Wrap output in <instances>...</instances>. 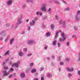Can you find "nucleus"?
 Here are the masks:
<instances>
[{
    "mask_svg": "<svg viewBox=\"0 0 80 80\" xmlns=\"http://www.w3.org/2000/svg\"><path fill=\"white\" fill-rule=\"evenodd\" d=\"M12 76H13V75L11 74V75H9V78H12Z\"/></svg>",
    "mask_w": 80,
    "mask_h": 80,
    "instance_id": "5fc2aeb1",
    "label": "nucleus"
},
{
    "mask_svg": "<svg viewBox=\"0 0 80 80\" xmlns=\"http://www.w3.org/2000/svg\"><path fill=\"white\" fill-rule=\"evenodd\" d=\"M13 70H14V69H13L12 68H11L9 70V71L10 72H12L13 71Z\"/></svg>",
    "mask_w": 80,
    "mask_h": 80,
    "instance_id": "4c0bfd02",
    "label": "nucleus"
},
{
    "mask_svg": "<svg viewBox=\"0 0 80 80\" xmlns=\"http://www.w3.org/2000/svg\"><path fill=\"white\" fill-rule=\"evenodd\" d=\"M65 40H66L65 38H63L62 39V38H60L59 39V40L60 42H62V41H65Z\"/></svg>",
    "mask_w": 80,
    "mask_h": 80,
    "instance_id": "5701e85b",
    "label": "nucleus"
},
{
    "mask_svg": "<svg viewBox=\"0 0 80 80\" xmlns=\"http://www.w3.org/2000/svg\"><path fill=\"white\" fill-rule=\"evenodd\" d=\"M8 38H6V39L5 40V42H7V41H8Z\"/></svg>",
    "mask_w": 80,
    "mask_h": 80,
    "instance_id": "4d7b16f0",
    "label": "nucleus"
},
{
    "mask_svg": "<svg viewBox=\"0 0 80 80\" xmlns=\"http://www.w3.org/2000/svg\"><path fill=\"white\" fill-rule=\"evenodd\" d=\"M46 18H47V17L46 16H44L43 17V19H46Z\"/></svg>",
    "mask_w": 80,
    "mask_h": 80,
    "instance_id": "338daca9",
    "label": "nucleus"
},
{
    "mask_svg": "<svg viewBox=\"0 0 80 80\" xmlns=\"http://www.w3.org/2000/svg\"><path fill=\"white\" fill-rule=\"evenodd\" d=\"M5 32V30L2 31L0 32V35H2V33H4V32Z\"/></svg>",
    "mask_w": 80,
    "mask_h": 80,
    "instance_id": "79ce46f5",
    "label": "nucleus"
},
{
    "mask_svg": "<svg viewBox=\"0 0 80 80\" xmlns=\"http://www.w3.org/2000/svg\"><path fill=\"white\" fill-rule=\"evenodd\" d=\"M19 63H20V61H18L12 64V67H16V68H18V64H19Z\"/></svg>",
    "mask_w": 80,
    "mask_h": 80,
    "instance_id": "7ed1b4c3",
    "label": "nucleus"
},
{
    "mask_svg": "<svg viewBox=\"0 0 80 80\" xmlns=\"http://www.w3.org/2000/svg\"><path fill=\"white\" fill-rule=\"evenodd\" d=\"M30 69L31 68H28L26 71V73H27V72H29L30 70Z\"/></svg>",
    "mask_w": 80,
    "mask_h": 80,
    "instance_id": "e433bc0d",
    "label": "nucleus"
},
{
    "mask_svg": "<svg viewBox=\"0 0 80 80\" xmlns=\"http://www.w3.org/2000/svg\"><path fill=\"white\" fill-rule=\"evenodd\" d=\"M72 38H77V37L76 36V35H73L72 36Z\"/></svg>",
    "mask_w": 80,
    "mask_h": 80,
    "instance_id": "ea45409f",
    "label": "nucleus"
},
{
    "mask_svg": "<svg viewBox=\"0 0 80 80\" xmlns=\"http://www.w3.org/2000/svg\"><path fill=\"white\" fill-rule=\"evenodd\" d=\"M32 53H29L27 55V57H31V56H32Z\"/></svg>",
    "mask_w": 80,
    "mask_h": 80,
    "instance_id": "a19ab883",
    "label": "nucleus"
},
{
    "mask_svg": "<svg viewBox=\"0 0 80 80\" xmlns=\"http://www.w3.org/2000/svg\"><path fill=\"white\" fill-rule=\"evenodd\" d=\"M23 50L24 52H27V48H24Z\"/></svg>",
    "mask_w": 80,
    "mask_h": 80,
    "instance_id": "72a5a7b5",
    "label": "nucleus"
},
{
    "mask_svg": "<svg viewBox=\"0 0 80 80\" xmlns=\"http://www.w3.org/2000/svg\"><path fill=\"white\" fill-rule=\"evenodd\" d=\"M20 77L21 78H24L25 77V74L24 73H22L20 74Z\"/></svg>",
    "mask_w": 80,
    "mask_h": 80,
    "instance_id": "4468645a",
    "label": "nucleus"
},
{
    "mask_svg": "<svg viewBox=\"0 0 80 80\" xmlns=\"http://www.w3.org/2000/svg\"><path fill=\"white\" fill-rule=\"evenodd\" d=\"M22 18H19L17 20L18 22L17 23L18 25H19L20 24H21L22 23V21H21L22 20Z\"/></svg>",
    "mask_w": 80,
    "mask_h": 80,
    "instance_id": "20e7f679",
    "label": "nucleus"
},
{
    "mask_svg": "<svg viewBox=\"0 0 80 80\" xmlns=\"http://www.w3.org/2000/svg\"><path fill=\"white\" fill-rule=\"evenodd\" d=\"M66 70L68 72H73L74 71V69L73 68H68V67L66 68Z\"/></svg>",
    "mask_w": 80,
    "mask_h": 80,
    "instance_id": "423d86ee",
    "label": "nucleus"
},
{
    "mask_svg": "<svg viewBox=\"0 0 80 80\" xmlns=\"http://www.w3.org/2000/svg\"><path fill=\"white\" fill-rule=\"evenodd\" d=\"M58 60H61V57H59V58H58Z\"/></svg>",
    "mask_w": 80,
    "mask_h": 80,
    "instance_id": "13d9d810",
    "label": "nucleus"
},
{
    "mask_svg": "<svg viewBox=\"0 0 80 80\" xmlns=\"http://www.w3.org/2000/svg\"><path fill=\"white\" fill-rule=\"evenodd\" d=\"M52 74H51V73H48V78H51V77H52Z\"/></svg>",
    "mask_w": 80,
    "mask_h": 80,
    "instance_id": "4be33fe9",
    "label": "nucleus"
},
{
    "mask_svg": "<svg viewBox=\"0 0 80 80\" xmlns=\"http://www.w3.org/2000/svg\"><path fill=\"white\" fill-rule=\"evenodd\" d=\"M12 2L13 1H12V0H8L7 2V5H8V6L9 5H11L12 4Z\"/></svg>",
    "mask_w": 80,
    "mask_h": 80,
    "instance_id": "0eeeda50",
    "label": "nucleus"
},
{
    "mask_svg": "<svg viewBox=\"0 0 80 80\" xmlns=\"http://www.w3.org/2000/svg\"><path fill=\"white\" fill-rule=\"evenodd\" d=\"M35 24V21H34L33 20H32V22H30V25L31 26H34Z\"/></svg>",
    "mask_w": 80,
    "mask_h": 80,
    "instance_id": "1a4fd4ad",
    "label": "nucleus"
},
{
    "mask_svg": "<svg viewBox=\"0 0 80 80\" xmlns=\"http://www.w3.org/2000/svg\"><path fill=\"white\" fill-rule=\"evenodd\" d=\"M34 41L33 40H30L28 41L27 42V43L28 45H31V44H32V43H33Z\"/></svg>",
    "mask_w": 80,
    "mask_h": 80,
    "instance_id": "6e6552de",
    "label": "nucleus"
},
{
    "mask_svg": "<svg viewBox=\"0 0 80 80\" xmlns=\"http://www.w3.org/2000/svg\"><path fill=\"white\" fill-rule=\"evenodd\" d=\"M6 62H3L2 64L3 65H5Z\"/></svg>",
    "mask_w": 80,
    "mask_h": 80,
    "instance_id": "bf43d9fd",
    "label": "nucleus"
},
{
    "mask_svg": "<svg viewBox=\"0 0 80 80\" xmlns=\"http://www.w3.org/2000/svg\"><path fill=\"white\" fill-rule=\"evenodd\" d=\"M42 27L43 28H45V25H44L43 24L42 25Z\"/></svg>",
    "mask_w": 80,
    "mask_h": 80,
    "instance_id": "774afa93",
    "label": "nucleus"
},
{
    "mask_svg": "<svg viewBox=\"0 0 80 80\" xmlns=\"http://www.w3.org/2000/svg\"><path fill=\"white\" fill-rule=\"evenodd\" d=\"M36 15L38 16L40 15V16H42V12L37 11L36 12Z\"/></svg>",
    "mask_w": 80,
    "mask_h": 80,
    "instance_id": "9b49d317",
    "label": "nucleus"
},
{
    "mask_svg": "<svg viewBox=\"0 0 80 80\" xmlns=\"http://www.w3.org/2000/svg\"><path fill=\"white\" fill-rule=\"evenodd\" d=\"M78 61H80V52H79L78 55Z\"/></svg>",
    "mask_w": 80,
    "mask_h": 80,
    "instance_id": "c9c22d12",
    "label": "nucleus"
},
{
    "mask_svg": "<svg viewBox=\"0 0 80 80\" xmlns=\"http://www.w3.org/2000/svg\"><path fill=\"white\" fill-rule=\"evenodd\" d=\"M10 23H7L6 24V27H10Z\"/></svg>",
    "mask_w": 80,
    "mask_h": 80,
    "instance_id": "58836bf2",
    "label": "nucleus"
},
{
    "mask_svg": "<svg viewBox=\"0 0 80 80\" xmlns=\"http://www.w3.org/2000/svg\"><path fill=\"white\" fill-rule=\"evenodd\" d=\"M51 27L52 30H53V29L54 28V25L53 24H51Z\"/></svg>",
    "mask_w": 80,
    "mask_h": 80,
    "instance_id": "c756f323",
    "label": "nucleus"
},
{
    "mask_svg": "<svg viewBox=\"0 0 80 80\" xmlns=\"http://www.w3.org/2000/svg\"><path fill=\"white\" fill-rule=\"evenodd\" d=\"M47 48H48V45H45L44 47V50H47Z\"/></svg>",
    "mask_w": 80,
    "mask_h": 80,
    "instance_id": "c85d7f7f",
    "label": "nucleus"
},
{
    "mask_svg": "<svg viewBox=\"0 0 80 80\" xmlns=\"http://www.w3.org/2000/svg\"><path fill=\"white\" fill-rule=\"evenodd\" d=\"M80 17L79 16V15H76L75 17V20L76 21H78L80 20Z\"/></svg>",
    "mask_w": 80,
    "mask_h": 80,
    "instance_id": "9d476101",
    "label": "nucleus"
},
{
    "mask_svg": "<svg viewBox=\"0 0 80 80\" xmlns=\"http://www.w3.org/2000/svg\"><path fill=\"white\" fill-rule=\"evenodd\" d=\"M78 29V27L77 26H75L74 28V30L76 31Z\"/></svg>",
    "mask_w": 80,
    "mask_h": 80,
    "instance_id": "473e14b6",
    "label": "nucleus"
},
{
    "mask_svg": "<svg viewBox=\"0 0 80 80\" xmlns=\"http://www.w3.org/2000/svg\"><path fill=\"white\" fill-rule=\"evenodd\" d=\"M72 74H71V73H69L68 74V77H72Z\"/></svg>",
    "mask_w": 80,
    "mask_h": 80,
    "instance_id": "c03bdc74",
    "label": "nucleus"
},
{
    "mask_svg": "<svg viewBox=\"0 0 80 80\" xmlns=\"http://www.w3.org/2000/svg\"><path fill=\"white\" fill-rule=\"evenodd\" d=\"M58 47H60V43H58Z\"/></svg>",
    "mask_w": 80,
    "mask_h": 80,
    "instance_id": "864d4df0",
    "label": "nucleus"
},
{
    "mask_svg": "<svg viewBox=\"0 0 80 80\" xmlns=\"http://www.w3.org/2000/svg\"><path fill=\"white\" fill-rule=\"evenodd\" d=\"M27 2L28 3H34V2H33V0H27Z\"/></svg>",
    "mask_w": 80,
    "mask_h": 80,
    "instance_id": "f3484780",
    "label": "nucleus"
},
{
    "mask_svg": "<svg viewBox=\"0 0 80 80\" xmlns=\"http://www.w3.org/2000/svg\"><path fill=\"white\" fill-rule=\"evenodd\" d=\"M58 33H59V32H56V35L55 37V38H57V36H58Z\"/></svg>",
    "mask_w": 80,
    "mask_h": 80,
    "instance_id": "393cba45",
    "label": "nucleus"
},
{
    "mask_svg": "<svg viewBox=\"0 0 80 80\" xmlns=\"http://www.w3.org/2000/svg\"><path fill=\"white\" fill-rule=\"evenodd\" d=\"M4 70H7V69H8V68H7V67H6V66L4 67Z\"/></svg>",
    "mask_w": 80,
    "mask_h": 80,
    "instance_id": "603ef678",
    "label": "nucleus"
},
{
    "mask_svg": "<svg viewBox=\"0 0 80 80\" xmlns=\"http://www.w3.org/2000/svg\"><path fill=\"white\" fill-rule=\"evenodd\" d=\"M19 18H21V19H22V18H23V14H21L20 16V17Z\"/></svg>",
    "mask_w": 80,
    "mask_h": 80,
    "instance_id": "6e6d98bb",
    "label": "nucleus"
},
{
    "mask_svg": "<svg viewBox=\"0 0 80 80\" xmlns=\"http://www.w3.org/2000/svg\"><path fill=\"white\" fill-rule=\"evenodd\" d=\"M18 25H18L16 23L15 25H12L11 26V28H17V27H18Z\"/></svg>",
    "mask_w": 80,
    "mask_h": 80,
    "instance_id": "f8f14e48",
    "label": "nucleus"
},
{
    "mask_svg": "<svg viewBox=\"0 0 80 80\" xmlns=\"http://www.w3.org/2000/svg\"><path fill=\"white\" fill-rule=\"evenodd\" d=\"M70 10V8L68 7H67L66 8H64V11H68Z\"/></svg>",
    "mask_w": 80,
    "mask_h": 80,
    "instance_id": "aec40b11",
    "label": "nucleus"
},
{
    "mask_svg": "<svg viewBox=\"0 0 80 80\" xmlns=\"http://www.w3.org/2000/svg\"><path fill=\"white\" fill-rule=\"evenodd\" d=\"M66 45L67 46H69L70 45V42H68L66 43Z\"/></svg>",
    "mask_w": 80,
    "mask_h": 80,
    "instance_id": "de8ad7c7",
    "label": "nucleus"
},
{
    "mask_svg": "<svg viewBox=\"0 0 80 80\" xmlns=\"http://www.w3.org/2000/svg\"><path fill=\"white\" fill-rule=\"evenodd\" d=\"M25 7H26V5H23V6L22 8H25Z\"/></svg>",
    "mask_w": 80,
    "mask_h": 80,
    "instance_id": "e2e57ef3",
    "label": "nucleus"
},
{
    "mask_svg": "<svg viewBox=\"0 0 80 80\" xmlns=\"http://www.w3.org/2000/svg\"><path fill=\"white\" fill-rule=\"evenodd\" d=\"M44 69H45V68L43 67H41L39 71H40V72H42V71H43V70H44Z\"/></svg>",
    "mask_w": 80,
    "mask_h": 80,
    "instance_id": "6ab92c4d",
    "label": "nucleus"
},
{
    "mask_svg": "<svg viewBox=\"0 0 80 80\" xmlns=\"http://www.w3.org/2000/svg\"><path fill=\"white\" fill-rule=\"evenodd\" d=\"M55 18L56 19L58 20V16H57V15H56L55 16Z\"/></svg>",
    "mask_w": 80,
    "mask_h": 80,
    "instance_id": "09e8293b",
    "label": "nucleus"
},
{
    "mask_svg": "<svg viewBox=\"0 0 80 80\" xmlns=\"http://www.w3.org/2000/svg\"><path fill=\"white\" fill-rule=\"evenodd\" d=\"M10 73V71H8V72H7V71L4 70L2 71V75L4 76V77H5L6 76H7L8 75H9Z\"/></svg>",
    "mask_w": 80,
    "mask_h": 80,
    "instance_id": "f03ea898",
    "label": "nucleus"
},
{
    "mask_svg": "<svg viewBox=\"0 0 80 80\" xmlns=\"http://www.w3.org/2000/svg\"><path fill=\"white\" fill-rule=\"evenodd\" d=\"M46 6H47L46 4H44L43 5L42 8H41L42 11H46V8H45Z\"/></svg>",
    "mask_w": 80,
    "mask_h": 80,
    "instance_id": "39448f33",
    "label": "nucleus"
},
{
    "mask_svg": "<svg viewBox=\"0 0 80 80\" xmlns=\"http://www.w3.org/2000/svg\"><path fill=\"white\" fill-rule=\"evenodd\" d=\"M3 39V37L0 38V41H1V40H2Z\"/></svg>",
    "mask_w": 80,
    "mask_h": 80,
    "instance_id": "680f3d73",
    "label": "nucleus"
},
{
    "mask_svg": "<svg viewBox=\"0 0 80 80\" xmlns=\"http://www.w3.org/2000/svg\"><path fill=\"white\" fill-rule=\"evenodd\" d=\"M61 37H62V38H64V39L65 38V39H66L67 38L66 36H65V34L63 33H61Z\"/></svg>",
    "mask_w": 80,
    "mask_h": 80,
    "instance_id": "2eb2a0df",
    "label": "nucleus"
},
{
    "mask_svg": "<svg viewBox=\"0 0 80 80\" xmlns=\"http://www.w3.org/2000/svg\"><path fill=\"white\" fill-rule=\"evenodd\" d=\"M18 55L20 57H22V56L24 55V53L22 52H20L18 53Z\"/></svg>",
    "mask_w": 80,
    "mask_h": 80,
    "instance_id": "dca6fc26",
    "label": "nucleus"
},
{
    "mask_svg": "<svg viewBox=\"0 0 80 80\" xmlns=\"http://www.w3.org/2000/svg\"><path fill=\"white\" fill-rule=\"evenodd\" d=\"M30 30V26H28V30Z\"/></svg>",
    "mask_w": 80,
    "mask_h": 80,
    "instance_id": "49530a36",
    "label": "nucleus"
},
{
    "mask_svg": "<svg viewBox=\"0 0 80 80\" xmlns=\"http://www.w3.org/2000/svg\"><path fill=\"white\" fill-rule=\"evenodd\" d=\"M62 1L63 2V3H64L65 4H66V2H65L63 0H62Z\"/></svg>",
    "mask_w": 80,
    "mask_h": 80,
    "instance_id": "052dcab7",
    "label": "nucleus"
},
{
    "mask_svg": "<svg viewBox=\"0 0 80 80\" xmlns=\"http://www.w3.org/2000/svg\"><path fill=\"white\" fill-rule=\"evenodd\" d=\"M59 23L62 25L63 27H65L66 25H67V23L65 22V21H62V20H60L59 21Z\"/></svg>",
    "mask_w": 80,
    "mask_h": 80,
    "instance_id": "f257e3e1",
    "label": "nucleus"
},
{
    "mask_svg": "<svg viewBox=\"0 0 80 80\" xmlns=\"http://www.w3.org/2000/svg\"><path fill=\"white\" fill-rule=\"evenodd\" d=\"M54 3H57V4H58V5H60V2H59L56 0H54Z\"/></svg>",
    "mask_w": 80,
    "mask_h": 80,
    "instance_id": "b1692460",
    "label": "nucleus"
},
{
    "mask_svg": "<svg viewBox=\"0 0 80 80\" xmlns=\"http://www.w3.org/2000/svg\"><path fill=\"white\" fill-rule=\"evenodd\" d=\"M51 8H49V9L48 10V12H49V13H50V14H51V13H52V12H51Z\"/></svg>",
    "mask_w": 80,
    "mask_h": 80,
    "instance_id": "7c9ffc66",
    "label": "nucleus"
},
{
    "mask_svg": "<svg viewBox=\"0 0 80 80\" xmlns=\"http://www.w3.org/2000/svg\"><path fill=\"white\" fill-rule=\"evenodd\" d=\"M13 75H14V76L15 77H17V74L15 73H13Z\"/></svg>",
    "mask_w": 80,
    "mask_h": 80,
    "instance_id": "0e129e2a",
    "label": "nucleus"
},
{
    "mask_svg": "<svg viewBox=\"0 0 80 80\" xmlns=\"http://www.w3.org/2000/svg\"><path fill=\"white\" fill-rule=\"evenodd\" d=\"M38 20V17H36L34 18V21L36 22V21H37Z\"/></svg>",
    "mask_w": 80,
    "mask_h": 80,
    "instance_id": "cd10ccee",
    "label": "nucleus"
},
{
    "mask_svg": "<svg viewBox=\"0 0 80 80\" xmlns=\"http://www.w3.org/2000/svg\"><path fill=\"white\" fill-rule=\"evenodd\" d=\"M36 72H37V70H36V69L34 68L32 69L31 71V73H35Z\"/></svg>",
    "mask_w": 80,
    "mask_h": 80,
    "instance_id": "a211bd4d",
    "label": "nucleus"
},
{
    "mask_svg": "<svg viewBox=\"0 0 80 80\" xmlns=\"http://www.w3.org/2000/svg\"><path fill=\"white\" fill-rule=\"evenodd\" d=\"M46 36L48 37L50 36V33L49 32H47L46 34Z\"/></svg>",
    "mask_w": 80,
    "mask_h": 80,
    "instance_id": "412c9836",
    "label": "nucleus"
},
{
    "mask_svg": "<svg viewBox=\"0 0 80 80\" xmlns=\"http://www.w3.org/2000/svg\"><path fill=\"white\" fill-rule=\"evenodd\" d=\"M56 43H57V41L55 40L53 41L52 45H56Z\"/></svg>",
    "mask_w": 80,
    "mask_h": 80,
    "instance_id": "2f4dec72",
    "label": "nucleus"
},
{
    "mask_svg": "<svg viewBox=\"0 0 80 80\" xmlns=\"http://www.w3.org/2000/svg\"><path fill=\"white\" fill-rule=\"evenodd\" d=\"M25 33V32L23 31L22 32V35H24V33Z\"/></svg>",
    "mask_w": 80,
    "mask_h": 80,
    "instance_id": "69168bd1",
    "label": "nucleus"
},
{
    "mask_svg": "<svg viewBox=\"0 0 80 80\" xmlns=\"http://www.w3.org/2000/svg\"><path fill=\"white\" fill-rule=\"evenodd\" d=\"M41 80H44V76L41 77Z\"/></svg>",
    "mask_w": 80,
    "mask_h": 80,
    "instance_id": "3c124183",
    "label": "nucleus"
},
{
    "mask_svg": "<svg viewBox=\"0 0 80 80\" xmlns=\"http://www.w3.org/2000/svg\"><path fill=\"white\" fill-rule=\"evenodd\" d=\"M60 64L61 65H63L64 64V62H61L60 63Z\"/></svg>",
    "mask_w": 80,
    "mask_h": 80,
    "instance_id": "a18cd8bd",
    "label": "nucleus"
},
{
    "mask_svg": "<svg viewBox=\"0 0 80 80\" xmlns=\"http://www.w3.org/2000/svg\"><path fill=\"white\" fill-rule=\"evenodd\" d=\"M14 40H15V39L14 38H12L10 40L9 42L11 45H12L13 43V42L14 41Z\"/></svg>",
    "mask_w": 80,
    "mask_h": 80,
    "instance_id": "ddd939ff",
    "label": "nucleus"
},
{
    "mask_svg": "<svg viewBox=\"0 0 80 80\" xmlns=\"http://www.w3.org/2000/svg\"><path fill=\"white\" fill-rule=\"evenodd\" d=\"M51 58H52L53 59H55V56L53 55H52L51 56Z\"/></svg>",
    "mask_w": 80,
    "mask_h": 80,
    "instance_id": "8fccbe9b",
    "label": "nucleus"
},
{
    "mask_svg": "<svg viewBox=\"0 0 80 80\" xmlns=\"http://www.w3.org/2000/svg\"><path fill=\"white\" fill-rule=\"evenodd\" d=\"M33 65H34V64L32 62L30 64V67H32V66H33Z\"/></svg>",
    "mask_w": 80,
    "mask_h": 80,
    "instance_id": "37998d69",
    "label": "nucleus"
},
{
    "mask_svg": "<svg viewBox=\"0 0 80 80\" xmlns=\"http://www.w3.org/2000/svg\"><path fill=\"white\" fill-rule=\"evenodd\" d=\"M65 60L67 62H69L70 60V59L68 58H65Z\"/></svg>",
    "mask_w": 80,
    "mask_h": 80,
    "instance_id": "bb28decb",
    "label": "nucleus"
},
{
    "mask_svg": "<svg viewBox=\"0 0 80 80\" xmlns=\"http://www.w3.org/2000/svg\"><path fill=\"white\" fill-rule=\"evenodd\" d=\"M76 15H79L80 14V11L79 10H78L76 11Z\"/></svg>",
    "mask_w": 80,
    "mask_h": 80,
    "instance_id": "a878e982",
    "label": "nucleus"
},
{
    "mask_svg": "<svg viewBox=\"0 0 80 80\" xmlns=\"http://www.w3.org/2000/svg\"><path fill=\"white\" fill-rule=\"evenodd\" d=\"M8 53H9V51H8L6 52L4 54V56H6V55H8Z\"/></svg>",
    "mask_w": 80,
    "mask_h": 80,
    "instance_id": "f704fd0d",
    "label": "nucleus"
}]
</instances>
